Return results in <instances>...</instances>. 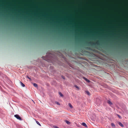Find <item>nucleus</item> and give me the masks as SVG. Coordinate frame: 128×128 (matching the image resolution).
<instances>
[{
    "label": "nucleus",
    "instance_id": "obj_1",
    "mask_svg": "<svg viewBox=\"0 0 128 128\" xmlns=\"http://www.w3.org/2000/svg\"><path fill=\"white\" fill-rule=\"evenodd\" d=\"M14 116L16 118H17L18 119L20 120H22L20 117L18 115H14Z\"/></svg>",
    "mask_w": 128,
    "mask_h": 128
},
{
    "label": "nucleus",
    "instance_id": "obj_2",
    "mask_svg": "<svg viewBox=\"0 0 128 128\" xmlns=\"http://www.w3.org/2000/svg\"><path fill=\"white\" fill-rule=\"evenodd\" d=\"M118 124L121 127H124L123 125L120 122H118Z\"/></svg>",
    "mask_w": 128,
    "mask_h": 128
},
{
    "label": "nucleus",
    "instance_id": "obj_3",
    "mask_svg": "<svg viewBox=\"0 0 128 128\" xmlns=\"http://www.w3.org/2000/svg\"><path fill=\"white\" fill-rule=\"evenodd\" d=\"M82 125L85 127H87V126L86 124L84 122L82 123Z\"/></svg>",
    "mask_w": 128,
    "mask_h": 128
},
{
    "label": "nucleus",
    "instance_id": "obj_4",
    "mask_svg": "<svg viewBox=\"0 0 128 128\" xmlns=\"http://www.w3.org/2000/svg\"><path fill=\"white\" fill-rule=\"evenodd\" d=\"M68 104V105L71 108H73V107L72 106V104H71L70 103H69Z\"/></svg>",
    "mask_w": 128,
    "mask_h": 128
},
{
    "label": "nucleus",
    "instance_id": "obj_5",
    "mask_svg": "<svg viewBox=\"0 0 128 128\" xmlns=\"http://www.w3.org/2000/svg\"><path fill=\"white\" fill-rule=\"evenodd\" d=\"M20 83L21 86L23 87L25 86L24 84H23L22 82H20Z\"/></svg>",
    "mask_w": 128,
    "mask_h": 128
},
{
    "label": "nucleus",
    "instance_id": "obj_6",
    "mask_svg": "<svg viewBox=\"0 0 128 128\" xmlns=\"http://www.w3.org/2000/svg\"><path fill=\"white\" fill-rule=\"evenodd\" d=\"M108 103L110 105H111L112 104V103L110 100L108 101Z\"/></svg>",
    "mask_w": 128,
    "mask_h": 128
},
{
    "label": "nucleus",
    "instance_id": "obj_7",
    "mask_svg": "<svg viewBox=\"0 0 128 128\" xmlns=\"http://www.w3.org/2000/svg\"><path fill=\"white\" fill-rule=\"evenodd\" d=\"M65 122L66 123V124H70V122L66 120H65Z\"/></svg>",
    "mask_w": 128,
    "mask_h": 128
},
{
    "label": "nucleus",
    "instance_id": "obj_8",
    "mask_svg": "<svg viewBox=\"0 0 128 128\" xmlns=\"http://www.w3.org/2000/svg\"><path fill=\"white\" fill-rule=\"evenodd\" d=\"M33 85L34 86L36 87H37L38 85L36 84L35 83H33Z\"/></svg>",
    "mask_w": 128,
    "mask_h": 128
},
{
    "label": "nucleus",
    "instance_id": "obj_9",
    "mask_svg": "<svg viewBox=\"0 0 128 128\" xmlns=\"http://www.w3.org/2000/svg\"><path fill=\"white\" fill-rule=\"evenodd\" d=\"M59 94H60V96H62V97L63 96V94H62V93L61 92H59Z\"/></svg>",
    "mask_w": 128,
    "mask_h": 128
},
{
    "label": "nucleus",
    "instance_id": "obj_10",
    "mask_svg": "<svg viewBox=\"0 0 128 128\" xmlns=\"http://www.w3.org/2000/svg\"><path fill=\"white\" fill-rule=\"evenodd\" d=\"M111 125L112 126V127H114V128H115V125L113 123H111Z\"/></svg>",
    "mask_w": 128,
    "mask_h": 128
},
{
    "label": "nucleus",
    "instance_id": "obj_11",
    "mask_svg": "<svg viewBox=\"0 0 128 128\" xmlns=\"http://www.w3.org/2000/svg\"><path fill=\"white\" fill-rule=\"evenodd\" d=\"M85 92L87 94H88L89 95H90V93L89 92H88V91H86Z\"/></svg>",
    "mask_w": 128,
    "mask_h": 128
},
{
    "label": "nucleus",
    "instance_id": "obj_12",
    "mask_svg": "<svg viewBox=\"0 0 128 128\" xmlns=\"http://www.w3.org/2000/svg\"><path fill=\"white\" fill-rule=\"evenodd\" d=\"M36 123L40 126H41V125L39 122L37 121H36Z\"/></svg>",
    "mask_w": 128,
    "mask_h": 128
},
{
    "label": "nucleus",
    "instance_id": "obj_13",
    "mask_svg": "<svg viewBox=\"0 0 128 128\" xmlns=\"http://www.w3.org/2000/svg\"><path fill=\"white\" fill-rule=\"evenodd\" d=\"M55 103H56V104H57V105H60V104L58 102H55Z\"/></svg>",
    "mask_w": 128,
    "mask_h": 128
},
{
    "label": "nucleus",
    "instance_id": "obj_14",
    "mask_svg": "<svg viewBox=\"0 0 128 128\" xmlns=\"http://www.w3.org/2000/svg\"><path fill=\"white\" fill-rule=\"evenodd\" d=\"M89 44H93L94 45V44H95V43H92V42H89Z\"/></svg>",
    "mask_w": 128,
    "mask_h": 128
},
{
    "label": "nucleus",
    "instance_id": "obj_15",
    "mask_svg": "<svg viewBox=\"0 0 128 128\" xmlns=\"http://www.w3.org/2000/svg\"><path fill=\"white\" fill-rule=\"evenodd\" d=\"M117 116L120 118V119L121 118V117L120 115L117 114Z\"/></svg>",
    "mask_w": 128,
    "mask_h": 128
},
{
    "label": "nucleus",
    "instance_id": "obj_16",
    "mask_svg": "<svg viewBox=\"0 0 128 128\" xmlns=\"http://www.w3.org/2000/svg\"><path fill=\"white\" fill-rule=\"evenodd\" d=\"M83 78L86 81H87L88 79L84 77H83Z\"/></svg>",
    "mask_w": 128,
    "mask_h": 128
},
{
    "label": "nucleus",
    "instance_id": "obj_17",
    "mask_svg": "<svg viewBox=\"0 0 128 128\" xmlns=\"http://www.w3.org/2000/svg\"><path fill=\"white\" fill-rule=\"evenodd\" d=\"M74 86L76 88H78V89H79V87L78 86H77L76 85H75Z\"/></svg>",
    "mask_w": 128,
    "mask_h": 128
},
{
    "label": "nucleus",
    "instance_id": "obj_18",
    "mask_svg": "<svg viewBox=\"0 0 128 128\" xmlns=\"http://www.w3.org/2000/svg\"><path fill=\"white\" fill-rule=\"evenodd\" d=\"M26 77L28 78L30 80H31V78H29L28 76H27Z\"/></svg>",
    "mask_w": 128,
    "mask_h": 128
},
{
    "label": "nucleus",
    "instance_id": "obj_19",
    "mask_svg": "<svg viewBox=\"0 0 128 128\" xmlns=\"http://www.w3.org/2000/svg\"><path fill=\"white\" fill-rule=\"evenodd\" d=\"M86 81L88 82H90V80H88H88H87V81Z\"/></svg>",
    "mask_w": 128,
    "mask_h": 128
},
{
    "label": "nucleus",
    "instance_id": "obj_20",
    "mask_svg": "<svg viewBox=\"0 0 128 128\" xmlns=\"http://www.w3.org/2000/svg\"><path fill=\"white\" fill-rule=\"evenodd\" d=\"M62 78L64 79V77L63 76H62Z\"/></svg>",
    "mask_w": 128,
    "mask_h": 128
},
{
    "label": "nucleus",
    "instance_id": "obj_21",
    "mask_svg": "<svg viewBox=\"0 0 128 128\" xmlns=\"http://www.w3.org/2000/svg\"><path fill=\"white\" fill-rule=\"evenodd\" d=\"M55 128H59L57 127V126H55V127H54Z\"/></svg>",
    "mask_w": 128,
    "mask_h": 128
},
{
    "label": "nucleus",
    "instance_id": "obj_22",
    "mask_svg": "<svg viewBox=\"0 0 128 128\" xmlns=\"http://www.w3.org/2000/svg\"><path fill=\"white\" fill-rule=\"evenodd\" d=\"M98 41L97 42V43L98 44Z\"/></svg>",
    "mask_w": 128,
    "mask_h": 128
},
{
    "label": "nucleus",
    "instance_id": "obj_23",
    "mask_svg": "<svg viewBox=\"0 0 128 128\" xmlns=\"http://www.w3.org/2000/svg\"><path fill=\"white\" fill-rule=\"evenodd\" d=\"M76 40H77V38H76Z\"/></svg>",
    "mask_w": 128,
    "mask_h": 128
}]
</instances>
